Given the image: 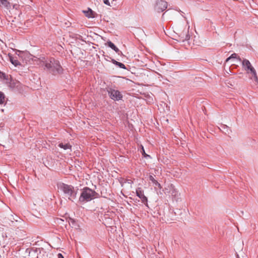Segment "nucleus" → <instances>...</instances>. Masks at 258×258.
Returning <instances> with one entry per match:
<instances>
[{
  "label": "nucleus",
  "instance_id": "23",
  "mask_svg": "<svg viewBox=\"0 0 258 258\" xmlns=\"http://www.w3.org/2000/svg\"><path fill=\"white\" fill-rule=\"evenodd\" d=\"M104 3L108 6H110V3L109 2V0H103Z\"/></svg>",
  "mask_w": 258,
  "mask_h": 258
},
{
  "label": "nucleus",
  "instance_id": "18",
  "mask_svg": "<svg viewBox=\"0 0 258 258\" xmlns=\"http://www.w3.org/2000/svg\"><path fill=\"white\" fill-rule=\"evenodd\" d=\"M5 96L4 94L0 91V104H3L5 102Z\"/></svg>",
  "mask_w": 258,
  "mask_h": 258
},
{
  "label": "nucleus",
  "instance_id": "29",
  "mask_svg": "<svg viewBox=\"0 0 258 258\" xmlns=\"http://www.w3.org/2000/svg\"><path fill=\"white\" fill-rule=\"evenodd\" d=\"M59 220H60V221H63V220H62V219H59Z\"/></svg>",
  "mask_w": 258,
  "mask_h": 258
},
{
  "label": "nucleus",
  "instance_id": "8",
  "mask_svg": "<svg viewBox=\"0 0 258 258\" xmlns=\"http://www.w3.org/2000/svg\"><path fill=\"white\" fill-rule=\"evenodd\" d=\"M136 195L141 199L142 203L147 205V198L144 195V191L141 187H139L136 189Z\"/></svg>",
  "mask_w": 258,
  "mask_h": 258
},
{
  "label": "nucleus",
  "instance_id": "21",
  "mask_svg": "<svg viewBox=\"0 0 258 258\" xmlns=\"http://www.w3.org/2000/svg\"><path fill=\"white\" fill-rule=\"evenodd\" d=\"M149 178V180L153 183V184L157 181L152 175H150Z\"/></svg>",
  "mask_w": 258,
  "mask_h": 258
},
{
  "label": "nucleus",
  "instance_id": "17",
  "mask_svg": "<svg viewBox=\"0 0 258 258\" xmlns=\"http://www.w3.org/2000/svg\"><path fill=\"white\" fill-rule=\"evenodd\" d=\"M249 74H251V79H253L254 81L257 82L258 80V78L256 75V73L255 71V70H253L251 72H250Z\"/></svg>",
  "mask_w": 258,
  "mask_h": 258
},
{
  "label": "nucleus",
  "instance_id": "15",
  "mask_svg": "<svg viewBox=\"0 0 258 258\" xmlns=\"http://www.w3.org/2000/svg\"><path fill=\"white\" fill-rule=\"evenodd\" d=\"M221 130H222L225 134H229L231 131L229 129V127L225 124H222L221 125V127L220 128Z\"/></svg>",
  "mask_w": 258,
  "mask_h": 258
},
{
  "label": "nucleus",
  "instance_id": "5",
  "mask_svg": "<svg viewBox=\"0 0 258 258\" xmlns=\"http://www.w3.org/2000/svg\"><path fill=\"white\" fill-rule=\"evenodd\" d=\"M108 93L110 97L114 100L118 101L122 98V95L118 90L109 89L108 90Z\"/></svg>",
  "mask_w": 258,
  "mask_h": 258
},
{
  "label": "nucleus",
  "instance_id": "10",
  "mask_svg": "<svg viewBox=\"0 0 258 258\" xmlns=\"http://www.w3.org/2000/svg\"><path fill=\"white\" fill-rule=\"evenodd\" d=\"M106 45L114 50L116 53L120 52L119 49L110 41H107Z\"/></svg>",
  "mask_w": 258,
  "mask_h": 258
},
{
  "label": "nucleus",
  "instance_id": "12",
  "mask_svg": "<svg viewBox=\"0 0 258 258\" xmlns=\"http://www.w3.org/2000/svg\"><path fill=\"white\" fill-rule=\"evenodd\" d=\"M0 6L4 7L7 9L10 8V3L7 0H0Z\"/></svg>",
  "mask_w": 258,
  "mask_h": 258
},
{
  "label": "nucleus",
  "instance_id": "2",
  "mask_svg": "<svg viewBox=\"0 0 258 258\" xmlns=\"http://www.w3.org/2000/svg\"><path fill=\"white\" fill-rule=\"evenodd\" d=\"M58 186L60 190L63 192L64 196L69 200L73 202L76 199L77 190H75L73 185L64 183H60Z\"/></svg>",
  "mask_w": 258,
  "mask_h": 258
},
{
  "label": "nucleus",
  "instance_id": "6",
  "mask_svg": "<svg viewBox=\"0 0 258 258\" xmlns=\"http://www.w3.org/2000/svg\"><path fill=\"white\" fill-rule=\"evenodd\" d=\"M167 7V3L163 0H158L155 6V9L158 12L164 11Z\"/></svg>",
  "mask_w": 258,
  "mask_h": 258
},
{
  "label": "nucleus",
  "instance_id": "28",
  "mask_svg": "<svg viewBox=\"0 0 258 258\" xmlns=\"http://www.w3.org/2000/svg\"><path fill=\"white\" fill-rule=\"evenodd\" d=\"M38 250L39 251L40 253H41V250L40 248L38 249Z\"/></svg>",
  "mask_w": 258,
  "mask_h": 258
},
{
  "label": "nucleus",
  "instance_id": "16",
  "mask_svg": "<svg viewBox=\"0 0 258 258\" xmlns=\"http://www.w3.org/2000/svg\"><path fill=\"white\" fill-rule=\"evenodd\" d=\"M112 62L114 64H115V65H116L118 67H119L120 68L123 69H126V67H125V65L123 63H121V62H118V61H117L116 60H115L114 59L112 60Z\"/></svg>",
  "mask_w": 258,
  "mask_h": 258
},
{
  "label": "nucleus",
  "instance_id": "26",
  "mask_svg": "<svg viewBox=\"0 0 258 258\" xmlns=\"http://www.w3.org/2000/svg\"><path fill=\"white\" fill-rule=\"evenodd\" d=\"M237 59L239 60V61H241V58H240L239 57H238L237 58Z\"/></svg>",
  "mask_w": 258,
  "mask_h": 258
},
{
  "label": "nucleus",
  "instance_id": "27",
  "mask_svg": "<svg viewBox=\"0 0 258 258\" xmlns=\"http://www.w3.org/2000/svg\"><path fill=\"white\" fill-rule=\"evenodd\" d=\"M236 258H240L238 255H237Z\"/></svg>",
  "mask_w": 258,
  "mask_h": 258
},
{
  "label": "nucleus",
  "instance_id": "13",
  "mask_svg": "<svg viewBox=\"0 0 258 258\" xmlns=\"http://www.w3.org/2000/svg\"><path fill=\"white\" fill-rule=\"evenodd\" d=\"M58 147H59L63 149L64 150H68L69 149L70 151H71V148L72 146L70 144H63L62 143H59L58 144Z\"/></svg>",
  "mask_w": 258,
  "mask_h": 258
},
{
  "label": "nucleus",
  "instance_id": "24",
  "mask_svg": "<svg viewBox=\"0 0 258 258\" xmlns=\"http://www.w3.org/2000/svg\"><path fill=\"white\" fill-rule=\"evenodd\" d=\"M176 194H177V191H175V189H174L172 191V192L171 193V195H172V196H175L176 195Z\"/></svg>",
  "mask_w": 258,
  "mask_h": 258
},
{
  "label": "nucleus",
  "instance_id": "11",
  "mask_svg": "<svg viewBox=\"0 0 258 258\" xmlns=\"http://www.w3.org/2000/svg\"><path fill=\"white\" fill-rule=\"evenodd\" d=\"M69 223L72 227L75 229H78L80 227L78 223L74 219L70 218L69 220Z\"/></svg>",
  "mask_w": 258,
  "mask_h": 258
},
{
  "label": "nucleus",
  "instance_id": "25",
  "mask_svg": "<svg viewBox=\"0 0 258 258\" xmlns=\"http://www.w3.org/2000/svg\"><path fill=\"white\" fill-rule=\"evenodd\" d=\"M57 257H58V258H64V257H63V255H62V254H61V253H58V254H57Z\"/></svg>",
  "mask_w": 258,
  "mask_h": 258
},
{
  "label": "nucleus",
  "instance_id": "9",
  "mask_svg": "<svg viewBox=\"0 0 258 258\" xmlns=\"http://www.w3.org/2000/svg\"><path fill=\"white\" fill-rule=\"evenodd\" d=\"M83 12L89 18L95 17V13L90 8H88L87 11H83Z\"/></svg>",
  "mask_w": 258,
  "mask_h": 258
},
{
  "label": "nucleus",
  "instance_id": "3",
  "mask_svg": "<svg viewBox=\"0 0 258 258\" xmlns=\"http://www.w3.org/2000/svg\"><path fill=\"white\" fill-rule=\"evenodd\" d=\"M99 195L95 190L85 187L82 189V192L79 198L80 202H88L98 198Z\"/></svg>",
  "mask_w": 258,
  "mask_h": 258
},
{
  "label": "nucleus",
  "instance_id": "22",
  "mask_svg": "<svg viewBox=\"0 0 258 258\" xmlns=\"http://www.w3.org/2000/svg\"><path fill=\"white\" fill-rule=\"evenodd\" d=\"M154 184L155 185V186H157L158 187H159V188H161V186L160 185V184L157 181H156L154 183Z\"/></svg>",
  "mask_w": 258,
  "mask_h": 258
},
{
  "label": "nucleus",
  "instance_id": "7",
  "mask_svg": "<svg viewBox=\"0 0 258 258\" xmlns=\"http://www.w3.org/2000/svg\"><path fill=\"white\" fill-rule=\"evenodd\" d=\"M242 65L244 70L246 71L247 74H249L250 72L255 70L254 68L252 66L250 61L246 59H244L242 61Z\"/></svg>",
  "mask_w": 258,
  "mask_h": 258
},
{
  "label": "nucleus",
  "instance_id": "4",
  "mask_svg": "<svg viewBox=\"0 0 258 258\" xmlns=\"http://www.w3.org/2000/svg\"><path fill=\"white\" fill-rule=\"evenodd\" d=\"M177 34L178 35V41L182 42L187 41V43L189 44L190 42L189 40L190 39V36L188 34V28H185L183 30L180 28H178L177 29Z\"/></svg>",
  "mask_w": 258,
  "mask_h": 258
},
{
  "label": "nucleus",
  "instance_id": "20",
  "mask_svg": "<svg viewBox=\"0 0 258 258\" xmlns=\"http://www.w3.org/2000/svg\"><path fill=\"white\" fill-rule=\"evenodd\" d=\"M142 154L144 157H149V156L145 153V150L144 149L143 146H142Z\"/></svg>",
  "mask_w": 258,
  "mask_h": 258
},
{
  "label": "nucleus",
  "instance_id": "19",
  "mask_svg": "<svg viewBox=\"0 0 258 258\" xmlns=\"http://www.w3.org/2000/svg\"><path fill=\"white\" fill-rule=\"evenodd\" d=\"M237 58V54L233 53L232 54H231V55L230 57H229L228 58H227L226 59V61L227 62L232 58Z\"/></svg>",
  "mask_w": 258,
  "mask_h": 258
},
{
  "label": "nucleus",
  "instance_id": "14",
  "mask_svg": "<svg viewBox=\"0 0 258 258\" xmlns=\"http://www.w3.org/2000/svg\"><path fill=\"white\" fill-rule=\"evenodd\" d=\"M9 58H10V60L11 62L15 66H17L20 65V62L18 60L16 59L12 55H9Z\"/></svg>",
  "mask_w": 258,
  "mask_h": 258
},
{
  "label": "nucleus",
  "instance_id": "1",
  "mask_svg": "<svg viewBox=\"0 0 258 258\" xmlns=\"http://www.w3.org/2000/svg\"><path fill=\"white\" fill-rule=\"evenodd\" d=\"M42 65L45 67L44 69L53 75L56 76L62 74L63 69L58 60L51 57L48 59L42 61Z\"/></svg>",
  "mask_w": 258,
  "mask_h": 258
}]
</instances>
